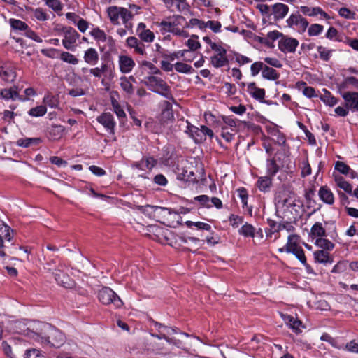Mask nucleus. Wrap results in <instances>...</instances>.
<instances>
[{
    "label": "nucleus",
    "mask_w": 358,
    "mask_h": 358,
    "mask_svg": "<svg viewBox=\"0 0 358 358\" xmlns=\"http://www.w3.org/2000/svg\"><path fill=\"white\" fill-rule=\"evenodd\" d=\"M26 331L27 336L45 345L59 348L65 342L64 334L48 323L35 322Z\"/></svg>",
    "instance_id": "nucleus-1"
},
{
    "label": "nucleus",
    "mask_w": 358,
    "mask_h": 358,
    "mask_svg": "<svg viewBox=\"0 0 358 358\" xmlns=\"http://www.w3.org/2000/svg\"><path fill=\"white\" fill-rule=\"evenodd\" d=\"M108 17L114 25L120 24V20L125 28H131L129 21L134 17V14L128 9L123 7L110 6L107 9Z\"/></svg>",
    "instance_id": "nucleus-2"
},
{
    "label": "nucleus",
    "mask_w": 358,
    "mask_h": 358,
    "mask_svg": "<svg viewBox=\"0 0 358 358\" xmlns=\"http://www.w3.org/2000/svg\"><path fill=\"white\" fill-rule=\"evenodd\" d=\"M143 83L153 92L166 99L171 97L170 87L162 78L155 76H149L144 78Z\"/></svg>",
    "instance_id": "nucleus-3"
},
{
    "label": "nucleus",
    "mask_w": 358,
    "mask_h": 358,
    "mask_svg": "<svg viewBox=\"0 0 358 358\" xmlns=\"http://www.w3.org/2000/svg\"><path fill=\"white\" fill-rule=\"evenodd\" d=\"M98 299L103 305H113L116 308H120L123 306V302L119 296L108 287H104L99 291Z\"/></svg>",
    "instance_id": "nucleus-4"
},
{
    "label": "nucleus",
    "mask_w": 358,
    "mask_h": 358,
    "mask_svg": "<svg viewBox=\"0 0 358 358\" xmlns=\"http://www.w3.org/2000/svg\"><path fill=\"white\" fill-rule=\"evenodd\" d=\"M290 193L285 189H280L275 195V205L278 210H288L289 207L295 206Z\"/></svg>",
    "instance_id": "nucleus-5"
},
{
    "label": "nucleus",
    "mask_w": 358,
    "mask_h": 358,
    "mask_svg": "<svg viewBox=\"0 0 358 358\" xmlns=\"http://www.w3.org/2000/svg\"><path fill=\"white\" fill-rule=\"evenodd\" d=\"M63 34L62 45L69 50H73L76 48V43L79 38V34L76 29L71 27H64L62 30Z\"/></svg>",
    "instance_id": "nucleus-6"
},
{
    "label": "nucleus",
    "mask_w": 358,
    "mask_h": 358,
    "mask_svg": "<svg viewBox=\"0 0 358 358\" xmlns=\"http://www.w3.org/2000/svg\"><path fill=\"white\" fill-rule=\"evenodd\" d=\"M214 54L210 57V64L215 68H221L229 64L227 50L221 45L213 50Z\"/></svg>",
    "instance_id": "nucleus-7"
},
{
    "label": "nucleus",
    "mask_w": 358,
    "mask_h": 358,
    "mask_svg": "<svg viewBox=\"0 0 358 358\" xmlns=\"http://www.w3.org/2000/svg\"><path fill=\"white\" fill-rule=\"evenodd\" d=\"M286 23L289 27H295L301 33L304 32L308 25V21L298 12L291 14Z\"/></svg>",
    "instance_id": "nucleus-8"
},
{
    "label": "nucleus",
    "mask_w": 358,
    "mask_h": 358,
    "mask_svg": "<svg viewBox=\"0 0 358 358\" xmlns=\"http://www.w3.org/2000/svg\"><path fill=\"white\" fill-rule=\"evenodd\" d=\"M184 21H185L184 17L181 15H173L171 17H169V20H163L159 23H157V24L163 34L166 32L171 33L175 27L182 24Z\"/></svg>",
    "instance_id": "nucleus-9"
},
{
    "label": "nucleus",
    "mask_w": 358,
    "mask_h": 358,
    "mask_svg": "<svg viewBox=\"0 0 358 358\" xmlns=\"http://www.w3.org/2000/svg\"><path fill=\"white\" fill-rule=\"evenodd\" d=\"M345 105L352 112H358V92L348 91L341 92Z\"/></svg>",
    "instance_id": "nucleus-10"
},
{
    "label": "nucleus",
    "mask_w": 358,
    "mask_h": 358,
    "mask_svg": "<svg viewBox=\"0 0 358 358\" xmlns=\"http://www.w3.org/2000/svg\"><path fill=\"white\" fill-rule=\"evenodd\" d=\"M299 41L294 38L283 36L278 42V48L283 52H294Z\"/></svg>",
    "instance_id": "nucleus-11"
},
{
    "label": "nucleus",
    "mask_w": 358,
    "mask_h": 358,
    "mask_svg": "<svg viewBox=\"0 0 358 358\" xmlns=\"http://www.w3.org/2000/svg\"><path fill=\"white\" fill-rule=\"evenodd\" d=\"M96 120L103 125L110 134H114L116 122L110 113H102L96 117Z\"/></svg>",
    "instance_id": "nucleus-12"
},
{
    "label": "nucleus",
    "mask_w": 358,
    "mask_h": 358,
    "mask_svg": "<svg viewBox=\"0 0 358 358\" xmlns=\"http://www.w3.org/2000/svg\"><path fill=\"white\" fill-rule=\"evenodd\" d=\"M118 66L122 73H129L135 66V62L130 56L120 55L118 56Z\"/></svg>",
    "instance_id": "nucleus-13"
},
{
    "label": "nucleus",
    "mask_w": 358,
    "mask_h": 358,
    "mask_svg": "<svg viewBox=\"0 0 358 358\" xmlns=\"http://www.w3.org/2000/svg\"><path fill=\"white\" fill-rule=\"evenodd\" d=\"M285 323L296 334L301 333L303 329L302 322L296 317L288 314H281Z\"/></svg>",
    "instance_id": "nucleus-14"
},
{
    "label": "nucleus",
    "mask_w": 358,
    "mask_h": 358,
    "mask_svg": "<svg viewBox=\"0 0 358 358\" xmlns=\"http://www.w3.org/2000/svg\"><path fill=\"white\" fill-rule=\"evenodd\" d=\"M90 34L98 43L100 42H107L110 46H113L115 45V41L113 38L111 36H108L103 30L99 27L93 28L90 31Z\"/></svg>",
    "instance_id": "nucleus-15"
},
{
    "label": "nucleus",
    "mask_w": 358,
    "mask_h": 358,
    "mask_svg": "<svg viewBox=\"0 0 358 358\" xmlns=\"http://www.w3.org/2000/svg\"><path fill=\"white\" fill-rule=\"evenodd\" d=\"M166 7L172 11L183 12L189 8L187 0H162Z\"/></svg>",
    "instance_id": "nucleus-16"
},
{
    "label": "nucleus",
    "mask_w": 358,
    "mask_h": 358,
    "mask_svg": "<svg viewBox=\"0 0 358 358\" xmlns=\"http://www.w3.org/2000/svg\"><path fill=\"white\" fill-rule=\"evenodd\" d=\"M127 46L131 49H134V52L136 54L145 55V45L135 36H129L126 40Z\"/></svg>",
    "instance_id": "nucleus-17"
},
{
    "label": "nucleus",
    "mask_w": 358,
    "mask_h": 358,
    "mask_svg": "<svg viewBox=\"0 0 358 358\" xmlns=\"http://www.w3.org/2000/svg\"><path fill=\"white\" fill-rule=\"evenodd\" d=\"M134 83H136V79L133 76L129 77L124 76L120 78V85L122 90L128 95H131L134 92Z\"/></svg>",
    "instance_id": "nucleus-18"
},
{
    "label": "nucleus",
    "mask_w": 358,
    "mask_h": 358,
    "mask_svg": "<svg viewBox=\"0 0 358 358\" xmlns=\"http://www.w3.org/2000/svg\"><path fill=\"white\" fill-rule=\"evenodd\" d=\"M288 12L289 7L284 3H277L272 6V14L273 15V18L275 21L285 18Z\"/></svg>",
    "instance_id": "nucleus-19"
},
{
    "label": "nucleus",
    "mask_w": 358,
    "mask_h": 358,
    "mask_svg": "<svg viewBox=\"0 0 358 358\" xmlns=\"http://www.w3.org/2000/svg\"><path fill=\"white\" fill-rule=\"evenodd\" d=\"M83 59L85 62L91 66H95L99 60V54L94 48H90L84 52Z\"/></svg>",
    "instance_id": "nucleus-20"
},
{
    "label": "nucleus",
    "mask_w": 358,
    "mask_h": 358,
    "mask_svg": "<svg viewBox=\"0 0 358 358\" xmlns=\"http://www.w3.org/2000/svg\"><path fill=\"white\" fill-rule=\"evenodd\" d=\"M65 131V127L60 124H52L48 129V138L52 141L62 138Z\"/></svg>",
    "instance_id": "nucleus-21"
},
{
    "label": "nucleus",
    "mask_w": 358,
    "mask_h": 358,
    "mask_svg": "<svg viewBox=\"0 0 358 358\" xmlns=\"http://www.w3.org/2000/svg\"><path fill=\"white\" fill-rule=\"evenodd\" d=\"M187 128L185 132L192 138L196 143H200L203 141V134H202V129L198 128L189 124L187 120Z\"/></svg>",
    "instance_id": "nucleus-22"
},
{
    "label": "nucleus",
    "mask_w": 358,
    "mask_h": 358,
    "mask_svg": "<svg viewBox=\"0 0 358 358\" xmlns=\"http://www.w3.org/2000/svg\"><path fill=\"white\" fill-rule=\"evenodd\" d=\"M300 10L306 15L315 17L317 15H320L323 18L328 19L329 15L325 13L320 7H308V6H301Z\"/></svg>",
    "instance_id": "nucleus-23"
},
{
    "label": "nucleus",
    "mask_w": 358,
    "mask_h": 358,
    "mask_svg": "<svg viewBox=\"0 0 358 358\" xmlns=\"http://www.w3.org/2000/svg\"><path fill=\"white\" fill-rule=\"evenodd\" d=\"M320 199L326 204L332 205L334 203V196L331 189L327 186H322L318 192Z\"/></svg>",
    "instance_id": "nucleus-24"
},
{
    "label": "nucleus",
    "mask_w": 358,
    "mask_h": 358,
    "mask_svg": "<svg viewBox=\"0 0 358 358\" xmlns=\"http://www.w3.org/2000/svg\"><path fill=\"white\" fill-rule=\"evenodd\" d=\"M248 92L255 99L263 101L265 96V90L262 88H259L256 86L255 83H250L247 86Z\"/></svg>",
    "instance_id": "nucleus-25"
},
{
    "label": "nucleus",
    "mask_w": 358,
    "mask_h": 358,
    "mask_svg": "<svg viewBox=\"0 0 358 358\" xmlns=\"http://www.w3.org/2000/svg\"><path fill=\"white\" fill-rule=\"evenodd\" d=\"M298 238L295 235H289L288 236L287 243L285 248H280L278 250L280 252H286L287 253H294L296 250L301 247L297 244Z\"/></svg>",
    "instance_id": "nucleus-26"
},
{
    "label": "nucleus",
    "mask_w": 358,
    "mask_h": 358,
    "mask_svg": "<svg viewBox=\"0 0 358 358\" xmlns=\"http://www.w3.org/2000/svg\"><path fill=\"white\" fill-rule=\"evenodd\" d=\"M269 134L275 144L286 148V138L283 133L276 128H273L269 130Z\"/></svg>",
    "instance_id": "nucleus-27"
},
{
    "label": "nucleus",
    "mask_w": 358,
    "mask_h": 358,
    "mask_svg": "<svg viewBox=\"0 0 358 358\" xmlns=\"http://www.w3.org/2000/svg\"><path fill=\"white\" fill-rule=\"evenodd\" d=\"M283 36L282 33L274 30L272 31L268 32L266 37L259 38V41L261 43L265 44L268 47L272 46V43L275 41V40L278 39L279 38H282Z\"/></svg>",
    "instance_id": "nucleus-28"
},
{
    "label": "nucleus",
    "mask_w": 358,
    "mask_h": 358,
    "mask_svg": "<svg viewBox=\"0 0 358 358\" xmlns=\"http://www.w3.org/2000/svg\"><path fill=\"white\" fill-rule=\"evenodd\" d=\"M0 77L6 82H13L16 78V73L10 66H1Z\"/></svg>",
    "instance_id": "nucleus-29"
},
{
    "label": "nucleus",
    "mask_w": 358,
    "mask_h": 358,
    "mask_svg": "<svg viewBox=\"0 0 358 358\" xmlns=\"http://www.w3.org/2000/svg\"><path fill=\"white\" fill-rule=\"evenodd\" d=\"M322 92H323L320 96V99L325 105L329 107H333L338 103V99L335 97L329 91L324 89Z\"/></svg>",
    "instance_id": "nucleus-30"
},
{
    "label": "nucleus",
    "mask_w": 358,
    "mask_h": 358,
    "mask_svg": "<svg viewBox=\"0 0 358 358\" xmlns=\"http://www.w3.org/2000/svg\"><path fill=\"white\" fill-rule=\"evenodd\" d=\"M161 56L164 59L171 62L174 61L176 59L185 57V55L189 53L187 50H182L174 52H169L167 50H163L161 52Z\"/></svg>",
    "instance_id": "nucleus-31"
},
{
    "label": "nucleus",
    "mask_w": 358,
    "mask_h": 358,
    "mask_svg": "<svg viewBox=\"0 0 358 358\" xmlns=\"http://www.w3.org/2000/svg\"><path fill=\"white\" fill-rule=\"evenodd\" d=\"M313 256L315 261L320 264H331L333 262V259L329 256V254L323 250L315 251Z\"/></svg>",
    "instance_id": "nucleus-32"
},
{
    "label": "nucleus",
    "mask_w": 358,
    "mask_h": 358,
    "mask_svg": "<svg viewBox=\"0 0 358 358\" xmlns=\"http://www.w3.org/2000/svg\"><path fill=\"white\" fill-rule=\"evenodd\" d=\"M0 97L2 99L9 100V99H19L20 101H26V99H22L19 93L14 90L13 88L10 89H3L0 90Z\"/></svg>",
    "instance_id": "nucleus-33"
},
{
    "label": "nucleus",
    "mask_w": 358,
    "mask_h": 358,
    "mask_svg": "<svg viewBox=\"0 0 358 358\" xmlns=\"http://www.w3.org/2000/svg\"><path fill=\"white\" fill-rule=\"evenodd\" d=\"M55 279L57 282L66 288H70L73 287V282L70 279L69 275L65 273L60 272L55 273Z\"/></svg>",
    "instance_id": "nucleus-34"
},
{
    "label": "nucleus",
    "mask_w": 358,
    "mask_h": 358,
    "mask_svg": "<svg viewBox=\"0 0 358 358\" xmlns=\"http://www.w3.org/2000/svg\"><path fill=\"white\" fill-rule=\"evenodd\" d=\"M280 165L277 163L275 157L267 159L266 160V171L268 176L273 177L279 171Z\"/></svg>",
    "instance_id": "nucleus-35"
},
{
    "label": "nucleus",
    "mask_w": 358,
    "mask_h": 358,
    "mask_svg": "<svg viewBox=\"0 0 358 358\" xmlns=\"http://www.w3.org/2000/svg\"><path fill=\"white\" fill-rule=\"evenodd\" d=\"M271 176H262L259 178L257 186L260 191L267 192L271 185Z\"/></svg>",
    "instance_id": "nucleus-36"
},
{
    "label": "nucleus",
    "mask_w": 358,
    "mask_h": 358,
    "mask_svg": "<svg viewBox=\"0 0 358 358\" xmlns=\"http://www.w3.org/2000/svg\"><path fill=\"white\" fill-rule=\"evenodd\" d=\"M262 76L264 78L269 80H275L279 78V73L273 68L265 65Z\"/></svg>",
    "instance_id": "nucleus-37"
},
{
    "label": "nucleus",
    "mask_w": 358,
    "mask_h": 358,
    "mask_svg": "<svg viewBox=\"0 0 358 358\" xmlns=\"http://www.w3.org/2000/svg\"><path fill=\"white\" fill-rule=\"evenodd\" d=\"M59 58L64 62L72 65H77L79 63V59L73 54L62 51L59 53Z\"/></svg>",
    "instance_id": "nucleus-38"
},
{
    "label": "nucleus",
    "mask_w": 358,
    "mask_h": 358,
    "mask_svg": "<svg viewBox=\"0 0 358 358\" xmlns=\"http://www.w3.org/2000/svg\"><path fill=\"white\" fill-rule=\"evenodd\" d=\"M163 110L162 112V118L164 120H171L173 118L172 112V105L167 101L162 103Z\"/></svg>",
    "instance_id": "nucleus-39"
},
{
    "label": "nucleus",
    "mask_w": 358,
    "mask_h": 358,
    "mask_svg": "<svg viewBox=\"0 0 358 358\" xmlns=\"http://www.w3.org/2000/svg\"><path fill=\"white\" fill-rule=\"evenodd\" d=\"M335 182L337 187L343 189L345 192L348 194L352 193V185L348 182L345 180L342 176H335Z\"/></svg>",
    "instance_id": "nucleus-40"
},
{
    "label": "nucleus",
    "mask_w": 358,
    "mask_h": 358,
    "mask_svg": "<svg viewBox=\"0 0 358 358\" xmlns=\"http://www.w3.org/2000/svg\"><path fill=\"white\" fill-rule=\"evenodd\" d=\"M41 142V139L40 138H20L16 141V144L18 146L23 148H28L31 145L39 144Z\"/></svg>",
    "instance_id": "nucleus-41"
},
{
    "label": "nucleus",
    "mask_w": 358,
    "mask_h": 358,
    "mask_svg": "<svg viewBox=\"0 0 358 358\" xmlns=\"http://www.w3.org/2000/svg\"><path fill=\"white\" fill-rule=\"evenodd\" d=\"M317 50L319 53L320 58L324 62H328L331 59L332 52L334 51V50L329 49L322 45L317 46Z\"/></svg>",
    "instance_id": "nucleus-42"
},
{
    "label": "nucleus",
    "mask_w": 358,
    "mask_h": 358,
    "mask_svg": "<svg viewBox=\"0 0 358 358\" xmlns=\"http://www.w3.org/2000/svg\"><path fill=\"white\" fill-rule=\"evenodd\" d=\"M171 213L172 210L171 208L156 206L152 219L159 221L161 218H164L166 214L171 215Z\"/></svg>",
    "instance_id": "nucleus-43"
},
{
    "label": "nucleus",
    "mask_w": 358,
    "mask_h": 358,
    "mask_svg": "<svg viewBox=\"0 0 358 358\" xmlns=\"http://www.w3.org/2000/svg\"><path fill=\"white\" fill-rule=\"evenodd\" d=\"M315 245L323 250L331 251L334 248V244L329 240L324 238H318L315 241Z\"/></svg>",
    "instance_id": "nucleus-44"
},
{
    "label": "nucleus",
    "mask_w": 358,
    "mask_h": 358,
    "mask_svg": "<svg viewBox=\"0 0 358 358\" xmlns=\"http://www.w3.org/2000/svg\"><path fill=\"white\" fill-rule=\"evenodd\" d=\"M255 227L248 223H245L243 224L238 230V233L245 236V237H252L255 236Z\"/></svg>",
    "instance_id": "nucleus-45"
},
{
    "label": "nucleus",
    "mask_w": 358,
    "mask_h": 358,
    "mask_svg": "<svg viewBox=\"0 0 358 358\" xmlns=\"http://www.w3.org/2000/svg\"><path fill=\"white\" fill-rule=\"evenodd\" d=\"M222 120L224 123L228 125L232 131L235 132L238 131V127L242 123L241 121L229 116H224L222 117Z\"/></svg>",
    "instance_id": "nucleus-46"
},
{
    "label": "nucleus",
    "mask_w": 358,
    "mask_h": 358,
    "mask_svg": "<svg viewBox=\"0 0 358 358\" xmlns=\"http://www.w3.org/2000/svg\"><path fill=\"white\" fill-rule=\"evenodd\" d=\"M311 235L315 237L322 238L326 235V231L320 222H316L311 227Z\"/></svg>",
    "instance_id": "nucleus-47"
},
{
    "label": "nucleus",
    "mask_w": 358,
    "mask_h": 358,
    "mask_svg": "<svg viewBox=\"0 0 358 358\" xmlns=\"http://www.w3.org/2000/svg\"><path fill=\"white\" fill-rule=\"evenodd\" d=\"M174 69L177 72L181 73L189 74L194 71L193 68L190 65L181 62H176L174 64Z\"/></svg>",
    "instance_id": "nucleus-48"
},
{
    "label": "nucleus",
    "mask_w": 358,
    "mask_h": 358,
    "mask_svg": "<svg viewBox=\"0 0 358 358\" xmlns=\"http://www.w3.org/2000/svg\"><path fill=\"white\" fill-rule=\"evenodd\" d=\"M186 45L189 48L190 51H195L201 48V43L198 41V36L196 35H192L190 38H189L186 42Z\"/></svg>",
    "instance_id": "nucleus-49"
},
{
    "label": "nucleus",
    "mask_w": 358,
    "mask_h": 358,
    "mask_svg": "<svg viewBox=\"0 0 358 358\" xmlns=\"http://www.w3.org/2000/svg\"><path fill=\"white\" fill-rule=\"evenodd\" d=\"M46 112L47 108L45 106H38L31 108L29 110L28 114L30 116L38 117L43 116L46 113Z\"/></svg>",
    "instance_id": "nucleus-50"
},
{
    "label": "nucleus",
    "mask_w": 358,
    "mask_h": 358,
    "mask_svg": "<svg viewBox=\"0 0 358 358\" xmlns=\"http://www.w3.org/2000/svg\"><path fill=\"white\" fill-rule=\"evenodd\" d=\"M265 64L262 62H255L250 66L252 76H256L261 71L263 72Z\"/></svg>",
    "instance_id": "nucleus-51"
},
{
    "label": "nucleus",
    "mask_w": 358,
    "mask_h": 358,
    "mask_svg": "<svg viewBox=\"0 0 358 358\" xmlns=\"http://www.w3.org/2000/svg\"><path fill=\"white\" fill-rule=\"evenodd\" d=\"M157 164V161L151 157H143L141 159V166L143 167V170L152 169Z\"/></svg>",
    "instance_id": "nucleus-52"
},
{
    "label": "nucleus",
    "mask_w": 358,
    "mask_h": 358,
    "mask_svg": "<svg viewBox=\"0 0 358 358\" xmlns=\"http://www.w3.org/2000/svg\"><path fill=\"white\" fill-rule=\"evenodd\" d=\"M194 200L198 201L202 207L210 208L212 205L210 203V197L207 195H199L195 196Z\"/></svg>",
    "instance_id": "nucleus-53"
},
{
    "label": "nucleus",
    "mask_w": 358,
    "mask_h": 358,
    "mask_svg": "<svg viewBox=\"0 0 358 358\" xmlns=\"http://www.w3.org/2000/svg\"><path fill=\"white\" fill-rule=\"evenodd\" d=\"M10 26L15 30L26 31L28 29L27 24L20 20H10Z\"/></svg>",
    "instance_id": "nucleus-54"
},
{
    "label": "nucleus",
    "mask_w": 358,
    "mask_h": 358,
    "mask_svg": "<svg viewBox=\"0 0 358 358\" xmlns=\"http://www.w3.org/2000/svg\"><path fill=\"white\" fill-rule=\"evenodd\" d=\"M156 206H151V205H146V206H141L138 207V209L141 212H142L143 214H145L148 217L152 219L153 215L155 213Z\"/></svg>",
    "instance_id": "nucleus-55"
},
{
    "label": "nucleus",
    "mask_w": 358,
    "mask_h": 358,
    "mask_svg": "<svg viewBox=\"0 0 358 358\" xmlns=\"http://www.w3.org/2000/svg\"><path fill=\"white\" fill-rule=\"evenodd\" d=\"M111 103L113 110L118 117H124L126 116L124 110L122 109V108L121 107V106L120 105L119 102L117 100L113 99L111 101Z\"/></svg>",
    "instance_id": "nucleus-56"
},
{
    "label": "nucleus",
    "mask_w": 358,
    "mask_h": 358,
    "mask_svg": "<svg viewBox=\"0 0 358 358\" xmlns=\"http://www.w3.org/2000/svg\"><path fill=\"white\" fill-rule=\"evenodd\" d=\"M45 106H48L52 108H56L58 105L57 99L52 95L47 94L43 98Z\"/></svg>",
    "instance_id": "nucleus-57"
},
{
    "label": "nucleus",
    "mask_w": 358,
    "mask_h": 358,
    "mask_svg": "<svg viewBox=\"0 0 358 358\" xmlns=\"http://www.w3.org/2000/svg\"><path fill=\"white\" fill-rule=\"evenodd\" d=\"M205 28H210L213 32L218 33L221 29V23L218 21L209 20L204 22Z\"/></svg>",
    "instance_id": "nucleus-58"
},
{
    "label": "nucleus",
    "mask_w": 358,
    "mask_h": 358,
    "mask_svg": "<svg viewBox=\"0 0 358 358\" xmlns=\"http://www.w3.org/2000/svg\"><path fill=\"white\" fill-rule=\"evenodd\" d=\"M1 348L7 357L10 358H17L16 354L12 352V347L7 341H3L1 343Z\"/></svg>",
    "instance_id": "nucleus-59"
},
{
    "label": "nucleus",
    "mask_w": 358,
    "mask_h": 358,
    "mask_svg": "<svg viewBox=\"0 0 358 358\" xmlns=\"http://www.w3.org/2000/svg\"><path fill=\"white\" fill-rule=\"evenodd\" d=\"M323 26L319 24H313L310 25L308 30V35L310 36H317L323 31Z\"/></svg>",
    "instance_id": "nucleus-60"
},
{
    "label": "nucleus",
    "mask_w": 358,
    "mask_h": 358,
    "mask_svg": "<svg viewBox=\"0 0 358 358\" xmlns=\"http://www.w3.org/2000/svg\"><path fill=\"white\" fill-rule=\"evenodd\" d=\"M344 350L352 353H358V340L353 339L347 343L344 347Z\"/></svg>",
    "instance_id": "nucleus-61"
},
{
    "label": "nucleus",
    "mask_w": 358,
    "mask_h": 358,
    "mask_svg": "<svg viewBox=\"0 0 358 358\" xmlns=\"http://www.w3.org/2000/svg\"><path fill=\"white\" fill-rule=\"evenodd\" d=\"M335 169L343 174H348L350 171V167L343 162L338 161L335 164Z\"/></svg>",
    "instance_id": "nucleus-62"
},
{
    "label": "nucleus",
    "mask_w": 358,
    "mask_h": 358,
    "mask_svg": "<svg viewBox=\"0 0 358 358\" xmlns=\"http://www.w3.org/2000/svg\"><path fill=\"white\" fill-rule=\"evenodd\" d=\"M232 59H234L235 61L239 65H244V64L250 63L252 62V60L249 57H248L246 56H244V55H241L240 53H238V52H234V57H233Z\"/></svg>",
    "instance_id": "nucleus-63"
},
{
    "label": "nucleus",
    "mask_w": 358,
    "mask_h": 358,
    "mask_svg": "<svg viewBox=\"0 0 358 358\" xmlns=\"http://www.w3.org/2000/svg\"><path fill=\"white\" fill-rule=\"evenodd\" d=\"M24 358H45V357L39 350L31 349L26 350Z\"/></svg>",
    "instance_id": "nucleus-64"
}]
</instances>
